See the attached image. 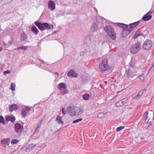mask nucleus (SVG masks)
Masks as SVG:
<instances>
[{
  "instance_id": "nucleus-1",
  "label": "nucleus",
  "mask_w": 154,
  "mask_h": 154,
  "mask_svg": "<svg viewBox=\"0 0 154 154\" xmlns=\"http://www.w3.org/2000/svg\"><path fill=\"white\" fill-rule=\"evenodd\" d=\"M104 29L108 36L113 40L116 39V35L114 32L113 27L107 25L104 27Z\"/></svg>"
},
{
  "instance_id": "nucleus-2",
  "label": "nucleus",
  "mask_w": 154,
  "mask_h": 154,
  "mask_svg": "<svg viewBox=\"0 0 154 154\" xmlns=\"http://www.w3.org/2000/svg\"><path fill=\"white\" fill-rule=\"evenodd\" d=\"M35 24L41 31H44L45 29L49 30L53 29V27L52 25L49 24L47 23H41L36 21Z\"/></svg>"
},
{
  "instance_id": "nucleus-3",
  "label": "nucleus",
  "mask_w": 154,
  "mask_h": 154,
  "mask_svg": "<svg viewBox=\"0 0 154 154\" xmlns=\"http://www.w3.org/2000/svg\"><path fill=\"white\" fill-rule=\"evenodd\" d=\"M99 69L101 72H105L111 69V67L109 65L107 60L105 59L103 60L102 63L99 65Z\"/></svg>"
},
{
  "instance_id": "nucleus-4",
  "label": "nucleus",
  "mask_w": 154,
  "mask_h": 154,
  "mask_svg": "<svg viewBox=\"0 0 154 154\" xmlns=\"http://www.w3.org/2000/svg\"><path fill=\"white\" fill-rule=\"evenodd\" d=\"M141 49V44L139 42H137L132 45L130 48L131 52L132 54H135L138 52Z\"/></svg>"
},
{
  "instance_id": "nucleus-5",
  "label": "nucleus",
  "mask_w": 154,
  "mask_h": 154,
  "mask_svg": "<svg viewBox=\"0 0 154 154\" xmlns=\"http://www.w3.org/2000/svg\"><path fill=\"white\" fill-rule=\"evenodd\" d=\"M58 87L60 91L61 94L62 95L67 94L68 92L65 83H61L58 84Z\"/></svg>"
},
{
  "instance_id": "nucleus-6",
  "label": "nucleus",
  "mask_w": 154,
  "mask_h": 154,
  "mask_svg": "<svg viewBox=\"0 0 154 154\" xmlns=\"http://www.w3.org/2000/svg\"><path fill=\"white\" fill-rule=\"evenodd\" d=\"M152 44V42L151 40H146L143 44V48L146 50H149L151 48Z\"/></svg>"
},
{
  "instance_id": "nucleus-7",
  "label": "nucleus",
  "mask_w": 154,
  "mask_h": 154,
  "mask_svg": "<svg viewBox=\"0 0 154 154\" xmlns=\"http://www.w3.org/2000/svg\"><path fill=\"white\" fill-rule=\"evenodd\" d=\"M14 128L16 132L21 135L24 129L23 126L19 123H17L15 124Z\"/></svg>"
},
{
  "instance_id": "nucleus-8",
  "label": "nucleus",
  "mask_w": 154,
  "mask_h": 154,
  "mask_svg": "<svg viewBox=\"0 0 154 154\" xmlns=\"http://www.w3.org/2000/svg\"><path fill=\"white\" fill-rule=\"evenodd\" d=\"M10 143V139L8 138L4 139L1 141V145L4 147H6V146H9Z\"/></svg>"
},
{
  "instance_id": "nucleus-9",
  "label": "nucleus",
  "mask_w": 154,
  "mask_h": 154,
  "mask_svg": "<svg viewBox=\"0 0 154 154\" xmlns=\"http://www.w3.org/2000/svg\"><path fill=\"white\" fill-rule=\"evenodd\" d=\"M134 76V72L130 69L126 70L124 74L125 77L128 78H132Z\"/></svg>"
},
{
  "instance_id": "nucleus-10",
  "label": "nucleus",
  "mask_w": 154,
  "mask_h": 154,
  "mask_svg": "<svg viewBox=\"0 0 154 154\" xmlns=\"http://www.w3.org/2000/svg\"><path fill=\"white\" fill-rule=\"evenodd\" d=\"M48 7L51 11H53L55 8V4L53 1L50 0L48 3Z\"/></svg>"
},
{
  "instance_id": "nucleus-11",
  "label": "nucleus",
  "mask_w": 154,
  "mask_h": 154,
  "mask_svg": "<svg viewBox=\"0 0 154 154\" xmlns=\"http://www.w3.org/2000/svg\"><path fill=\"white\" fill-rule=\"evenodd\" d=\"M74 112L73 115L78 116L83 112V110L79 107L75 108Z\"/></svg>"
},
{
  "instance_id": "nucleus-12",
  "label": "nucleus",
  "mask_w": 154,
  "mask_h": 154,
  "mask_svg": "<svg viewBox=\"0 0 154 154\" xmlns=\"http://www.w3.org/2000/svg\"><path fill=\"white\" fill-rule=\"evenodd\" d=\"M30 110V109L27 106H26L23 109L22 113L23 117H25L27 115Z\"/></svg>"
},
{
  "instance_id": "nucleus-13",
  "label": "nucleus",
  "mask_w": 154,
  "mask_h": 154,
  "mask_svg": "<svg viewBox=\"0 0 154 154\" xmlns=\"http://www.w3.org/2000/svg\"><path fill=\"white\" fill-rule=\"evenodd\" d=\"M127 99L125 98L116 103L115 105L117 107L121 106H123L125 103H127Z\"/></svg>"
},
{
  "instance_id": "nucleus-14",
  "label": "nucleus",
  "mask_w": 154,
  "mask_h": 154,
  "mask_svg": "<svg viewBox=\"0 0 154 154\" xmlns=\"http://www.w3.org/2000/svg\"><path fill=\"white\" fill-rule=\"evenodd\" d=\"M152 13V12H148L143 17V20L144 21H147L151 19L152 17L151 15Z\"/></svg>"
},
{
  "instance_id": "nucleus-15",
  "label": "nucleus",
  "mask_w": 154,
  "mask_h": 154,
  "mask_svg": "<svg viewBox=\"0 0 154 154\" xmlns=\"http://www.w3.org/2000/svg\"><path fill=\"white\" fill-rule=\"evenodd\" d=\"M67 75L69 77L75 78L77 77L78 74L75 72L74 70L72 69L67 73Z\"/></svg>"
},
{
  "instance_id": "nucleus-16",
  "label": "nucleus",
  "mask_w": 154,
  "mask_h": 154,
  "mask_svg": "<svg viewBox=\"0 0 154 154\" xmlns=\"http://www.w3.org/2000/svg\"><path fill=\"white\" fill-rule=\"evenodd\" d=\"M131 32V30H130L129 28H128L127 29H123L122 34V36L123 37H125L130 34Z\"/></svg>"
},
{
  "instance_id": "nucleus-17",
  "label": "nucleus",
  "mask_w": 154,
  "mask_h": 154,
  "mask_svg": "<svg viewBox=\"0 0 154 154\" xmlns=\"http://www.w3.org/2000/svg\"><path fill=\"white\" fill-rule=\"evenodd\" d=\"M28 38L27 35L25 33L23 32L21 35L20 41L23 42L26 41Z\"/></svg>"
},
{
  "instance_id": "nucleus-18",
  "label": "nucleus",
  "mask_w": 154,
  "mask_h": 154,
  "mask_svg": "<svg viewBox=\"0 0 154 154\" xmlns=\"http://www.w3.org/2000/svg\"><path fill=\"white\" fill-rule=\"evenodd\" d=\"M18 109V106L16 104H12L9 107V111L12 112L13 111H17Z\"/></svg>"
},
{
  "instance_id": "nucleus-19",
  "label": "nucleus",
  "mask_w": 154,
  "mask_h": 154,
  "mask_svg": "<svg viewBox=\"0 0 154 154\" xmlns=\"http://www.w3.org/2000/svg\"><path fill=\"white\" fill-rule=\"evenodd\" d=\"M143 94V92L142 90L140 91L137 94L133 97V99L134 100H138L140 97Z\"/></svg>"
},
{
  "instance_id": "nucleus-20",
  "label": "nucleus",
  "mask_w": 154,
  "mask_h": 154,
  "mask_svg": "<svg viewBox=\"0 0 154 154\" xmlns=\"http://www.w3.org/2000/svg\"><path fill=\"white\" fill-rule=\"evenodd\" d=\"M98 29V26L97 24L95 23H93L92 25L91 30L93 32L97 31Z\"/></svg>"
},
{
  "instance_id": "nucleus-21",
  "label": "nucleus",
  "mask_w": 154,
  "mask_h": 154,
  "mask_svg": "<svg viewBox=\"0 0 154 154\" xmlns=\"http://www.w3.org/2000/svg\"><path fill=\"white\" fill-rule=\"evenodd\" d=\"M117 25L118 26L120 27L123 29H127L128 28H129L128 25L125 24L123 23H117Z\"/></svg>"
},
{
  "instance_id": "nucleus-22",
  "label": "nucleus",
  "mask_w": 154,
  "mask_h": 154,
  "mask_svg": "<svg viewBox=\"0 0 154 154\" xmlns=\"http://www.w3.org/2000/svg\"><path fill=\"white\" fill-rule=\"evenodd\" d=\"M74 109L75 107L73 106H69L67 108L66 112L72 113L74 112Z\"/></svg>"
},
{
  "instance_id": "nucleus-23",
  "label": "nucleus",
  "mask_w": 154,
  "mask_h": 154,
  "mask_svg": "<svg viewBox=\"0 0 154 154\" xmlns=\"http://www.w3.org/2000/svg\"><path fill=\"white\" fill-rule=\"evenodd\" d=\"M139 23V21H137L135 22H134L133 23H132L131 24H130V28L129 29L130 30H131V31L133 30V29L134 28L136 27V26L137 25L138 23Z\"/></svg>"
},
{
  "instance_id": "nucleus-24",
  "label": "nucleus",
  "mask_w": 154,
  "mask_h": 154,
  "mask_svg": "<svg viewBox=\"0 0 154 154\" xmlns=\"http://www.w3.org/2000/svg\"><path fill=\"white\" fill-rule=\"evenodd\" d=\"M36 146V144H30L26 148V150L27 151H30L32 150V149Z\"/></svg>"
},
{
  "instance_id": "nucleus-25",
  "label": "nucleus",
  "mask_w": 154,
  "mask_h": 154,
  "mask_svg": "<svg viewBox=\"0 0 154 154\" xmlns=\"http://www.w3.org/2000/svg\"><path fill=\"white\" fill-rule=\"evenodd\" d=\"M31 30L35 34H37L39 31L35 26H33L31 28Z\"/></svg>"
},
{
  "instance_id": "nucleus-26",
  "label": "nucleus",
  "mask_w": 154,
  "mask_h": 154,
  "mask_svg": "<svg viewBox=\"0 0 154 154\" xmlns=\"http://www.w3.org/2000/svg\"><path fill=\"white\" fill-rule=\"evenodd\" d=\"M42 120H40L39 121V122L37 124V125L36 128L35 130V132L36 133H38L39 131V128L41 127L42 123Z\"/></svg>"
},
{
  "instance_id": "nucleus-27",
  "label": "nucleus",
  "mask_w": 154,
  "mask_h": 154,
  "mask_svg": "<svg viewBox=\"0 0 154 154\" xmlns=\"http://www.w3.org/2000/svg\"><path fill=\"white\" fill-rule=\"evenodd\" d=\"M56 120L60 124L61 123L63 124V122L62 119V117L59 116H57Z\"/></svg>"
},
{
  "instance_id": "nucleus-28",
  "label": "nucleus",
  "mask_w": 154,
  "mask_h": 154,
  "mask_svg": "<svg viewBox=\"0 0 154 154\" xmlns=\"http://www.w3.org/2000/svg\"><path fill=\"white\" fill-rule=\"evenodd\" d=\"M28 47V46H23L21 47H19L15 49H16L17 50H18L20 49H23L24 51H25L26 50V49H27V48Z\"/></svg>"
},
{
  "instance_id": "nucleus-29",
  "label": "nucleus",
  "mask_w": 154,
  "mask_h": 154,
  "mask_svg": "<svg viewBox=\"0 0 154 154\" xmlns=\"http://www.w3.org/2000/svg\"><path fill=\"white\" fill-rule=\"evenodd\" d=\"M142 33H138L137 32L134 35L133 38L134 39H135L137 38V37L140 36L142 35Z\"/></svg>"
},
{
  "instance_id": "nucleus-30",
  "label": "nucleus",
  "mask_w": 154,
  "mask_h": 154,
  "mask_svg": "<svg viewBox=\"0 0 154 154\" xmlns=\"http://www.w3.org/2000/svg\"><path fill=\"white\" fill-rule=\"evenodd\" d=\"M135 63L136 62L135 60L132 59L130 63V65L131 67H133L134 66Z\"/></svg>"
},
{
  "instance_id": "nucleus-31",
  "label": "nucleus",
  "mask_w": 154,
  "mask_h": 154,
  "mask_svg": "<svg viewBox=\"0 0 154 154\" xmlns=\"http://www.w3.org/2000/svg\"><path fill=\"white\" fill-rule=\"evenodd\" d=\"M82 97L84 100H88L90 97V95L88 94H85L83 95Z\"/></svg>"
},
{
  "instance_id": "nucleus-32",
  "label": "nucleus",
  "mask_w": 154,
  "mask_h": 154,
  "mask_svg": "<svg viewBox=\"0 0 154 154\" xmlns=\"http://www.w3.org/2000/svg\"><path fill=\"white\" fill-rule=\"evenodd\" d=\"M15 84L14 83H12L10 86L11 89V90H12V91H15Z\"/></svg>"
},
{
  "instance_id": "nucleus-33",
  "label": "nucleus",
  "mask_w": 154,
  "mask_h": 154,
  "mask_svg": "<svg viewBox=\"0 0 154 154\" xmlns=\"http://www.w3.org/2000/svg\"><path fill=\"white\" fill-rule=\"evenodd\" d=\"M19 142V140L17 139H14L12 140L11 142V144L14 145L17 144Z\"/></svg>"
},
{
  "instance_id": "nucleus-34",
  "label": "nucleus",
  "mask_w": 154,
  "mask_h": 154,
  "mask_svg": "<svg viewBox=\"0 0 154 154\" xmlns=\"http://www.w3.org/2000/svg\"><path fill=\"white\" fill-rule=\"evenodd\" d=\"M0 123H2L4 125L6 124L5 119L2 116H0Z\"/></svg>"
},
{
  "instance_id": "nucleus-35",
  "label": "nucleus",
  "mask_w": 154,
  "mask_h": 154,
  "mask_svg": "<svg viewBox=\"0 0 154 154\" xmlns=\"http://www.w3.org/2000/svg\"><path fill=\"white\" fill-rule=\"evenodd\" d=\"M139 78L141 81L143 82L145 80V78L143 74H142L139 76Z\"/></svg>"
},
{
  "instance_id": "nucleus-36",
  "label": "nucleus",
  "mask_w": 154,
  "mask_h": 154,
  "mask_svg": "<svg viewBox=\"0 0 154 154\" xmlns=\"http://www.w3.org/2000/svg\"><path fill=\"white\" fill-rule=\"evenodd\" d=\"M82 118H80V119H77L73 121L72 123H77L79 122L82 121Z\"/></svg>"
},
{
  "instance_id": "nucleus-37",
  "label": "nucleus",
  "mask_w": 154,
  "mask_h": 154,
  "mask_svg": "<svg viewBox=\"0 0 154 154\" xmlns=\"http://www.w3.org/2000/svg\"><path fill=\"white\" fill-rule=\"evenodd\" d=\"M125 128V127L123 126H120L117 128L116 131L117 132H119L121 130Z\"/></svg>"
},
{
  "instance_id": "nucleus-38",
  "label": "nucleus",
  "mask_w": 154,
  "mask_h": 154,
  "mask_svg": "<svg viewBox=\"0 0 154 154\" xmlns=\"http://www.w3.org/2000/svg\"><path fill=\"white\" fill-rule=\"evenodd\" d=\"M104 116V114L103 113H100L97 114V117L100 118L103 117Z\"/></svg>"
},
{
  "instance_id": "nucleus-39",
  "label": "nucleus",
  "mask_w": 154,
  "mask_h": 154,
  "mask_svg": "<svg viewBox=\"0 0 154 154\" xmlns=\"http://www.w3.org/2000/svg\"><path fill=\"white\" fill-rule=\"evenodd\" d=\"M148 112H145L144 115V117L145 119V120H146L148 117Z\"/></svg>"
},
{
  "instance_id": "nucleus-40",
  "label": "nucleus",
  "mask_w": 154,
  "mask_h": 154,
  "mask_svg": "<svg viewBox=\"0 0 154 154\" xmlns=\"http://www.w3.org/2000/svg\"><path fill=\"white\" fill-rule=\"evenodd\" d=\"M10 72L11 71L10 70H7L4 72L3 74L4 75H6L7 74H9Z\"/></svg>"
},
{
  "instance_id": "nucleus-41",
  "label": "nucleus",
  "mask_w": 154,
  "mask_h": 154,
  "mask_svg": "<svg viewBox=\"0 0 154 154\" xmlns=\"http://www.w3.org/2000/svg\"><path fill=\"white\" fill-rule=\"evenodd\" d=\"M11 118V117L8 116L5 118V119L7 122H8L9 121H10Z\"/></svg>"
},
{
  "instance_id": "nucleus-42",
  "label": "nucleus",
  "mask_w": 154,
  "mask_h": 154,
  "mask_svg": "<svg viewBox=\"0 0 154 154\" xmlns=\"http://www.w3.org/2000/svg\"><path fill=\"white\" fill-rule=\"evenodd\" d=\"M146 124L148 127H149L151 125V122H149V120H148L147 122L146 123Z\"/></svg>"
},
{
  "instance_id": "nucleus-43",
  "label": "nucleus",
  "mask_w": 154,
  "mask_h": 154,
  "mask_svg": "<svg viewBox=\"0 0 154 154\" xmlns=\"http://www.w3.org/2000/svg\"><path fill=\"white\" fill-rule=\"evenodd\" d=\"M15 120V118L14 117H11V118L10 120V121L12 122H14Z\"/></svg>"
},
{
  "instance_id": "nucleus-44",
  "label": "nucleus",
  "mask_w": 154,
  "mask_h": 154,
  "mask_svg": "<svg viewBox=\"0 0 154 154\" xmlns=\"http://www.w3.org/2000/svg\"><path fill=\"white\" fill-rule=\"evenodd\" d=\"M62 111L64 115H65L66 114V112H65V111H64V108H63L62 109Z\"/></svg>"
},
{
  "instance_id": "nucleus-45",
  "label": "nucleus",
  "mask_w": 154,
  "mask_h": 154,
  "mask_svg": "<svg viewBox=\"0 0 154 154\" xmlns=\"http://www.w3.org/2000/svg\"><path fill=\"white\" fill-rule=\"evenodd\" d=\"M2 50V48L0 47V52Z\"/></svg>"
},
{
  "instance_id": "nucleus-46",
  "label": "nucleus",
  "mask_w": 154,
  "mask_h": 154,
  "mask_svg": "<svg viewBox=\"0 0 154 154\" xmlns=\"http://www.w3.org/2000/svg\"><path fill=\"white\" fill-rule=\"evenodd\" d=\"M41 61H42V63H45H45L43 61V60H41Z\"/></svg>"
},
{
  "instance_id": "nucleus-47",
  "label": "nucleus",
  "mask_w": 154,
  "mask_h": 154,
  "mask_svg": "<svg viewBox=\"0 0 154 154\" xmlns=\"http://www.w3.org/2000/svg\"><path fill=\"white\" fill-rule=\"evenodd\" d=\"M55 73L57 74V75H59V74L57 72H55Z\"/></svg>"
},
{
  "instance_id": "nucleus-48",
  "label": "nucleus",
  "mask_w": 154,
  "mask_h": 154,
  "mask_svg": "<svg viewBox=\"0 0 154 154\" xmlns=\"http://www.w3.org/2000/svg\"><path fill=\"white\" fill-rule=\"evenodd\" d=\"M141 140H143L144 139V137H141Z\"/></svg>"
},
{
  "instance_id": "nucleus-49",
  "label": "nucleus",
  "mask_w": 154,
  "mask_h": 154,
  "mask_svg": "<svg viewBox=\"0 0 154 154\" xmlns=\"http://www.w3.org/2000/svg\"><path fill=\"white\" fill-rule=\"evenodd\" d=\"M104 82L105 83H107V82H106V81H104Z\"/></svg>"
},
{
  "instance_id": "nucleus-50",
  "label": "nucleus",
  "mask_w": 154,
  "mask_h": 154,
  "mask_svg": "<svg viewBox=\"0 0 154 154\" xmlns=\"http://www.w3.org/2000/svg\"><path fill=\"white\" fill-rule=\"evenodd\" d=\"M153 116H154V113H153Z\"/></svg>"
}]
</instances>
